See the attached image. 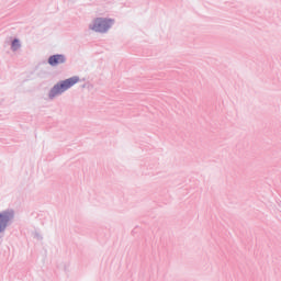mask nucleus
I'll use <instances>...</instances> for the list:
<instances>
[{"instance_id":"obj_6","label":"nucleus","mask_w":281,"mask_h":281,"mask_svg":"<svg viewBox=\"0 0 281 281\" xmlns=\"http://www.w3.org/2000/svg\"><path fill=\"white\" fill-rule=\"evenodd\" d=\"M37 238H40L41 240L43 239V237H42V236H38V235H37Z\"/></svg>"},{"instance_id":"obj_4","label":"nucleus","mask_w":281,"mask_h":281,"mask_svg":"<svg viewBox=\"0 0 281 281\" xmlns=\"http://www.w3.org/2000/svg\"><path fill=\"white\" fill-rule=\"evenodd\" d=\"M50 67H58V65H65L67 63V55L65 54H55L48 57L47 60Z\"/></svg>"},{"instance_id":"obj_3","label":"nucleus","mask_w":281,"mask_h":281,"mask_svg":"<svg viewBox=\"0 0 281 281\" xmlns=\"http://www.w3.org/2000/svg\"><path fill=\"white\" fill-rule=\"evenodd\" d=\"M14 223V211L7 210L0 212V234H5V231Z\"/></svg>"},{"instance_id":"obj_5","label":"nucleus","mask_w":281,"mask_h":281,"mask_svg":"<svg viewBox=\"0 0 281 281\" xmlns=\"http://www.w3.org/2000/svg\"><path fill=\"white\" fill-rule=\"evenodd\" d=\"M11 49H12L13 52H19V49H21V40L14 38V40L11 42Z\"/></svg>"},{"instance_id":"obj_1","label":"nucleus","mask_w":281,"mask_h":281,"mask_svg":"<svg viewBox=\"0 0 281 281\" xmlns=\"http://www.w3.org/2000/svg\"><path fill=\"white\" fill-rule=\"evenodd\" d=\"M80 82V77L78 76H72L68 79L61 80L53 86L50 90L48 91V100H56L58 95H63L65 91H69L71 87L75 85H78Z\"/></svg>"},{"instance_id":"obj_2","label":"nucleus","mask_w":281,"mask_h":281,"mask_svg":"<svg viewBox=\"0 0 281 281\" xmlns=\"http://www.w3.org/2000/svg\"><path fill=\"white\" fill-rule=\"evenodd\" d=\"M115 25V20L111 18H94L88 25V30L97 34H108L109 30Z\"/></svg>"}]
</instances>
